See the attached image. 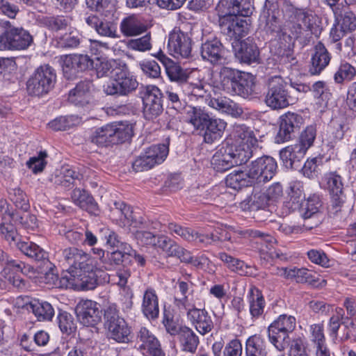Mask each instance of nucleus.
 Wrapping results in <instances>:
<instances>
[{
	"mask_svg": "<svg viewBox=\"0 0 356 356\" xmlns=\"http://www.w3.org/2000/svg\"><path fill=\"white\" fill-rule=\"evenodd\" d=\"M277 165L274 158L263 156L252 161L248 171L254 185L272 179L277 172Z\"/></svg>",
	"mask_w": 356,
	"mask_h": 356,
	"instance_id": "obj_10",
	"label": "nucleus"
},
{
	"mask_svg": "<svg viewBox=\"0 0 356 356\" xmlns=\"http://www.w3.org/2000/svg\"><path fill=\"white\" fill-rule=\"evenodd\" d=\"M216 10L218 17H248L252 13L253 6L249 0H220Z\"/></svg>",
	"mask_w": 356,
	"mask_h": 356,
	"instance_id": "obj_20",
	"label": "nucleus"
},
{
	"mask_svg": "<svg viewBox=\"0 0 356 356\" xmlns=\"http://www.w3.org/2000/svg\"><path fill=\"white\" fill-rule=\"evenodd\" d=\"M289 355L309 356L307 342L300 337L293 339L290 343Z\"/></svg>",
	"mask_w": 356,
	"mask_h": 356,
	"instance_id": "obj_63",
	"label": "nucleus"
},
{
	"mask_svg": "<svg viewBox=\"0 0 356 356\" xmlns=\"http://www.w3.org/2000/svg\"><path fill=\"white\" fill-rule=\"evenodd\" d=\"M245 350L247 356L267 355L264 339L258 334H254L248 339Z\"/></svg>",
	"mask_w": 356,
	"mask_h": 356,
	"instance_id": "obj_47",
	"label": "nucleus"
},
{
	"mask_svg": "<svg viewBox=\"0 0 356 356\" xmlns=\"http://www.w3.org/2000/svg\"><path fill=\"white\" fill-rule=\"evenodd\" d=\"M226 127L227 123L223 120L210 118L204 129L202 130L204 131V142L211 144L219 140L222 138Z\"/></svg>",
	"mask_w": 356,
	"mask_h": 356,
	"instance_id": "obj_34",
	"label": "nucleus"
},
{
	"mask_svg": "<svg viewBox=\"0 0 356 356\" xmlns=\"http://www.w3.org/2000/svg\"><path fill=\"white\" fill-rule=\"evenodd\" d=\"M136 341L140 348L146 350L149 356H165L157 338L146 327H141L136 333Z\"/></svg>",
	"mask_w": 356,
	"mask_h": 356,
	"instance_id": "obj_28",
	"label": "nucleus"
},
{
	"mask_svg": "<svg viewBox=\"0 0 356 356\" xmlns=\"http://www.w3.org/2000/svg\"><path fill=\"white\" fill-rule=\"evenodd\" d=\"M317 134L316 125L307 126L300 134L297 143L306 152L314 145Z\"/></svg>",
	"mask_w": 356,
	"mask_h": 356,
	"instance_id": "obj_52",
	"label": "nucleus"
},
{
	"mask_svg": "<svg viewBox=\"0 0 356 356\" xmlns=\"http://www.w3.org/2000/svg\"><path fill=\"white\" fill-rule=\"evenodd\" d=\"M12 221L19 223L29 231H34L38 227L36 216L28 213V211H23L22 214L16 212V215Z\"/></svg>",
	"mask_w": 356,
	"mask_h": 356,
	"instance_id": "obj_57",
	"label": "nucleus"
},
{
	"mask_svg": "<svg viewBox=\"0 0 356 356\" xmlns=\"http://www.w3.org/2000/svg\"><path fill=\"white\" fill-rule=\"evenodd\" d=\"M99 78L110 76L111 80L104 86L107 95L128 97L138 86L136 77L131 73L126 63L117 60H102L96 64Z\"/></svg>",
	"mask_w": 356,
	"mask_h": 356,
	"instance_id": "obj_1",
	"label": "nucleus"
},
{
	"mask_svg": "<svg viewBox=\"0 0 356 356\" xmlns=\"http://www.w3.org/2000/svg\"><path fill=\"white\" fill-rule=\"evenodd\" d=\"M178 339L181 350L191 353H195L200 343L199 337L191 328L187 326L181 327Z\"/></svg>",
	"mask_w": 356,
	"mask_h": 356,
	"instance_id": "obj_38",
	"label": "nucleus"
},
{
	"mask_svg": "<svg viewBox=\"0 0 356 356\" xmlns=\"http://www.w3.org/2000/svg\"><path fill=\"white\" fill-rule=\"evenodd\" d=\"M208 105L221 113L230 115L234 118L241 117L243 113V108L237 103L227 97H210L208 100Z\"/></svg>",
	"mask_w": 356,
	"mask_h": 356,
	"instance_id": "obj_32",
	"label": "nucleus"
},
{
	"mask_svg": "<svg viewBox=\"0 0 356 356\" xmlns=\"http://www.w3.org/2000/svg\"><path fill=\"white\" fill-rule=\"evenodd\" d=\"M74 204L91 215L98 216L99 209L94 198L85 190L75 188L72 194Z\"/></svg>",
	"mask_w": 356,
	"mask_h": 356,
	"instance_id": "obj_35",
	"label": "nucleus"
},
{
	"mask_svg": "<svg viewBox=\"0 0 356 356\" xmlns=\"http://www.w3.org/2000/svg\"><path fill=\"white\" fill-rule=\"evenodd\" d=\"M165 72L172 81H176L182 85L188 81V75L186 72L177 63L172 61L165 67Z\"/></svg>",
	"mask_w": 356,
	"mask_h": 356,
	"instance_id": "obj_53",
	"label": "nucleus"
},
{
	"mask_svg": "<svg viewBox=\"0 0 356 356\" xmlns=\"http://www.w3.org/2000/svg\"><path fill=\"white\" fill-rule=\"evenodd\" d=\"M314 97L322 101H327L330 99L332 93L327 84L323 81L315 82L311 87Z\"/></svg>",
	"mask_w": 356,
	"mask_h": 356,
	"instance_id": "obj_64",
	"label": "nucleus"
},
{
	"mask_svg": "<svg viewBox=\"0 0 356 356\" xmlns=\"http://www.w3.org/2000/svg\"><path fill=\"white\" fill-rule=\"evenodd\" d=\"M283 275L286 278H295L298 283H308L316 286L317 282L312 271L307 268H282Z\"/></svg>",
	"mask_w": 356,
	"mask_h": 356,
	"instance_id": "obj_46",
	"label": "nucleus"
},
{
	"mask_svg": "<svg viewBox=\"0 0 356 356\" xmlns=\"http://www.w3.org/2000/svg\"><path fill=\"white\" fill-rule=\"evenodd\" d=\"M232 143L237 146V148H248L251 152V147L254 146L257 139L254 131L245 124H234L230 134Z\"/></svg>",
	"mask_w": 356,
	"mask_h": 356,
	"instance_id": "obj_27",
	"label": "nucleus"
},
{
	"mask_svg": "<svg viewBox=\"0 0 356 356\" xmlns=\"http://www.w3.org/2000/svg\"><path fill=\"white\" fill-rule=\"evenodd\" d=\"M304 123L302 116L293 112H286L279 119V130L275 136L277 143H282L291 140L299 132Z\"/></svg>",
	"mask_w": 356,
	"mask_h": 356,
	"instance_id": "obj_13",
	"label": "nucleus"
},
{
	"mask_svg": "<svg viewBox=\"0 0 356 356\" xmlns=\"http://www.w3.org/2000/svg\"><path fill=\"white\" fill-rule=\"evenodd\" d=\"M236 58L243 63H259V50L257 44L249 38L241 40L234 47Z\"/></svg>",
	"mask_w": 356,
	"mask_h": 356,
	"instance_id": "obj_25",
	"label": "nucleus"
},
{
	"mask_svg": "<svg viewBox=\"0 0 356 356\" xmlns=\"http://www.w3.org/2000/svg\"><path fill=\"white\" fill-rule=\"evenodd\" d=\"M296 320L293 316L281 314L268 327L269 341L279 351H283L289 346V333L296 328Z\"/></svg>",
	"mask_w": 356,
	"mask_h": 356,
	"instance_id": "obj_7",
	"label": "nucleus"
},
{
	"mask_svg": "<svg viewBox=\"0 0 356 356\" xmlns=\"http://www.w3.org/2000/svg\"><path fill=\"white\" fill-rule=\"evenodd\" d=\"M306 152L296 143L286 146L280 151V158L287 169L300 170Z\"/></svg>",
	"mask_w": 356,
	"mask_h": 356,
	"instance_id": "obj_26",
	"label": "nucleus"
},
{
	"mask_svg": "<svg viewBox=\"0 0 356 356\" xmlns=\"http://www.w3.org/2000/svg\"><path fill=\"white\" fill-rule=\"evenodd\" d=\"M245 204L250 211L265 209L272 204L265 192L253 193Z\"/></svg>",
	"mask_w": 356,
	"mask_h": 356,
	"instance_id": "obj_54",
	"label": "nucleus"
},
{
	"mask_svg": "<svg viewBox=\"0 0 356 356\" xmlns=\"http://www.w3.org/2000/svg\"><path fill=\"white\" fill-rule=\"evenodd\" d=\"M79 322L87 327H95L102 319L99 305L91 300H81L75 308Z\"/></svg>",
	"mask_w": 356,
	"mask_h": 356,
	"instance_id": "obj_17",
	"label": "nucleus"
},
{
	"mask_svg": "<svg viewBox=\"0 0 356 356\" xmlns=\"http://www.w3.org/2000/svg\"><path fill=\"white\" fill-rule=\"evenodd\" d=\"M15 245L26 257L35 261H40L48 269L51 267L52 263L48 259L47 252L36 243L29 241H19Z\"/></svg>",
	"mask_w": 356,
	"mask_h": 356,
	"instance_id": "obj_29",
	"label": "nucleus"
},
{
	"mask_svg": "<svg viewBox=\"0 0 356 356\" xmlns=\"http://www.w3.org/2000/svg\"><path fill=\"white\" fill-rule=\"evenodd\" d=\"M325 179L331 197L329 213L335 216L341 211L345 200L343 179L337 172H330L326 174Z\"/></svg>",
	"mask_w": 356,
	"mask_h": 356,
	"instance_id": "obj_15",
	"label": "nucleus"
},
{
	"mask_svg": "<svg viewBox=\"0 0 356 356\" xmlns=\"http://www.w3.org/2000/svg\"><path fill=\"white\" fill-rule=\"evenodd\" d=\"M321 207V202L318 197L315 195L310 197L301 204L300 208V216L305 220L310 218L313 219L317 215Z\"/></svg>",
	"mask_w": 356,
	"mask_h": 356,
	"instance_id": "obj_48",
	"label": "nucleus"
},
{
	"mask_svg": "<svg viewBox=\"0 0 356 356\" xmlns=\"http://www.w3.org/2000/svg\"><path fill=\"white\" fill-rule=\"evenodd\" d=\"M168 154V147L164 144L152 145L140 155L132 164L136 172H143L162 163Z\"/></svg>",
	"mask_w": 356,
	"mask_h": 356,
	"instance_id": "obj_14",
	"label": "nucleus"
},
{
	"mask_svg": "<svg viewBox=\"0 0 356 356\" xmlns=\"http://www.w3.org/2000/svg\"><path fill=\"white\" fill-rule=\"evenodd\" d=\"M343 320H344V310L341 307H337L328 323V330L331 337L337 338Z\"/></svg>",
	"mask_w": 356,
	"mask_h": 356,
	"instance_id": "obj_60",
	"label": "nucleus"
},
{
	"mask_svg": "<svg viewBox=\"0 0 356 356\" xmlns=\"http://www.w3.org/2000/svg\"><path fill=\"white\" fill-rule=\"evenodd\" d=\"M242 72L236 69L222 67L219 73L220 88L228 93L234 87Z\"/></svg>",
	"mask_w": 356,
	"mask_h": 356,
	"instance_id": "obj_42",
	"label": "nucleus"
},
{
	"mask_svg": "<svg viewBox=\"0 0 356 356\" xmlns=\"http://www.w3.org/2000/svg\"><path fill=\"white\" fill-rule=\"evenodd\" d=\"M120 29L124 36L134 37L146 32L147 26L136 16L130 15L121 21Z\"/></svg>",
	"mask_w": 356,
	"mask_h": 356,
	"instance_id": "obj_37",
	"label": "nucleus"
},
{
	"mask_svg": "<svg viewBox=\"0 0 356 356\" xmlns=\"http://www.w3.org/2000/svg\"><path fill=\"white\" fill-rule=\"evenodd\" d=\"M227 186L235 190H239L243 187L251 186L253 182L249 177V172L241 170L229 173L225 179Z\"/></svg>",
	"mask_w": 356,
	"mask_h": 356,
	"instance_id": "obj_43",
	"label": "nucleus"
},
{
	"mask_svg": "<svg viewBox=\"0 0 356 356\" xmlns=\"http://www.w3.org/2000/svg\"><path fill=\"white\" fill-rule=\"evenodd\" d=\"M251 236L257 238L256 243L259 246L257 248L261 259L266 261L275 259L281 261L287 259L286 254L274 248L275 239L272 236L266 234L259 230H252Z\"/></svg>",
	"mask_w": 356,
	"mask_h": 356,
	"instance_id": "obj_19",
	"label": "nucleus"
},
{
	"mask_svg": "<svg viewBox=\"0 0 356 356\" xmlns=\"http://www.w3.org/2000/svg\"><path fill=\"white\" fill-rule=\"evenodd\" d=\"M10 222L11 221L8 220V218L6 221H1L0 223V235L10 243L13 242L16 244L19 241L18 236L15 228Z\"/></svg>",
	"mask_w": 356,
	"mask_h": 356,
	"instance_id": "obj_62",
	"label": "nucleus"
},
{
	"mask_svg": "<svg viewBox=\"0 0 356 356\" xmlns=\"http://www.w3.org/2000/svg\"><path fill=\"white\" fill-rule=\"evenodd\" d=\"M140 94L144 118L147 120L156 119L163 111L161 90L154 85H147L141 88Z\"/></svg>",
	"mask_w": 356,
	"mask_h": 356,
	"instance_id": "obj_9",
	"label": "nucleus"
},
{
	"mask_svg": "<svg viewBox=\"0 0 356 356\" xmlns=\"http://www.w3.org/2000/svg\"><path fill=\"white\" fill-rule=\"evenodd\" d=\"M250 313L252 318L258 319L262 316L266 305L261 292L257 288H251L248 294Z\"/></svg>",
	"mask_w": 356,
	"mask_h": 356,
	"instance_id": "obj_39",
	"label": "nucleus"
},
{
	"mask_svg": "<svg viewBox=\"0 0 356 356\" xmlns=\"http://www.w3.org/2000/svg\"><path fill=\"white\" fill-rule=\"evenodd\" d=\"M56 81L55 70L49 65L38 67L26 82V90L32 96H42L47 94L54 87Z\"/></svg>",
	"mask_w": 356,
	"mask_h": 356,
	"instance_id": "obj_8",
	"label": "nucleus"
},
{
	"mask_svg": "<svg viewBox=\"0 0 356 356\" xmlns=\"http://www.w3.org/2000/svg\"><path fill=\"white\" fill-rule=\"evenodd\" d=\"M266 91L264 102L272 110H280L293 104L298 97H295L289 83L280 75L270 76L266 81Z\"/></svg>",
	"mask_w": 356,
	"mask_h": 356,
	"instance_id": "obj_2",
	"label": "nucleus"
},
{
	"mask_svg": "<svg viewBox=\"0 0 356 356\" xmlns=\"http://www.w3.org/2000/svg\"><path fill=\"white\" fill-rule=\"evenodd\" d=\"M92 86V82L90 80L80 81L74 89L70 91L69 102L78 106L88 104L91 99L90 90Z\"/></svg>",
	"mask_w": 356,
	"mask_h": 356,
	"instance_id": "obj_33",
	"label": "nucleus"
},
{
	"mask_svg": "<svg viewBox=\"0 0 356 356\" xmlns=\"http://www.w3.org/2000/svg\"><path fill=\"white\" fill-rule=\"evenodd\" d=\"M200 53L204 60L208 61L213 65H222L226 60L225 47L217 39L208 40L203 43Z\"/></svg>",
	"mask_w": 356,
	"mask_h": 356,
	"instance_id": "obj_23",
	"label": "nucleus"
},
{
	"mask_svg": "<svg viewBox=\"0 0 356 356\" xmlns=\"http://www.w3.org/2000/svg\"><path fill=\"white\" fill-rule=\"evenodd\" d=\"M331 54L322 42H318L314 47V53L311 58L309 72L312 75H319L329 65Z\"/></svg>",
	"mask_w": 356,
	"mask_h": 356,
	"instance_id": "obj_30",
	"label": "nucleus"
},
{
	"mask_svg": "<svg viewBox=\"0 0 356 356\" xmlns=\"http://www.w3.org/2000/svg\"><path fill=\"white\" fill-rule=\"evenodd\" d=\"M184 309L186 311L188 321L200 334L204 335L212 330L213 322L207 311L204 309L196 308L194 305H191Z\"/></svg>",
	"mask_w": 356,
	"mask_h": 356,
	"instance_id": "obj_22",
	"label": "nucleus"
},
{
	"mask_svg": "<svg viewBox=\"0 0 356 356\" xmlns=\"http://www.w3.org/2000/svg\"><path fill=\"white\" fill-rule=\"evenodd\" d=\"M252 155V152L248 148H237L236 145L227 140L213 154L211 163L216 171L224 172L245 163Z\"/></svg>",
	"mask_w": 356,
	"mask_h": 356,
	"instance_id": "obj_3",
	"label": "nucleus"
},
{
	"mask_svg": "<svg viewBox=\"0 0 356 356\" xmlns=\"http://www.w3.org/2000/svg\"><path fill=\"white\" fill-rule=\"evenodd\" d=\"M63 257L69 265L68 277L76 273L88 272L94 269L93 260L90 255L82 250L76 248H66L63 251Z\"/></svg>",
	"mask_w": 356,
	"mask_h": 356,
	"instance_id": "obj_12",
	"label": "nucleus"
},
{
	"mask_svg": "<svg viewBox=\"0 0 356 356\" xmlns=\"http://www.w3.org/2000/svg\"><path fill=\"white\" fill-rule=\"evenodd\" d=\"M8 198L17 209L28 211L30 208L29 200L26 194L18 187L10 188Z\"/></svg>",
	"mask_w": 356,
	"mask_h": 356,
	"instance_id": "obj_51",
	"label": "nucleus"
},
{
	"mask_svg": "<svg viewBox=\"0 0 356 356\" xmlns=\"http://www.w3.org/2000/svg\"><path fill=\"white\" fill-rule=\"evenodd\" d=\"M63 280H66V287H73L81 290H93L98 285L97 275L94 269L88 272L76 273L71 277L65 275Z\"/></svg>",
	"mask_w": 356,
	"mask_h": 356,
	"instance_id": "obj_24",
	"label": "nucleus"
},
{
	"mask_svg": "<svg viewBox=\"0 0 356 356\" xmlns=\"http://www.w3.org/2000/svg\"><path fill=\"white\" fill-rule=\"evenodd\" d=\"M218 24L222 33L237 42L249 32V24L239 15L218 17Z\"/></svg>",
	"mask_w": 356,
	"mask_h": 356,
	"instance_id": "obj_16",
	"label": "nucleus"
},
{
	"mask_svg": "<svg viewBox=\"0 0 356 356\" xmlns=\"http://www.w3.org/2000/svg\"><path fill=\"white\" fill-rule=\"evenodd\" d=\"M355 76L356 68L350 63L343 61L334 73V80L336 83L342 84L344 82L351 81Z\"/></svg>",
	"mask_w": 356,
	"mask_h": 356,
	"instance_id": "obj_49",
	"label": "nucleus"
},
{
	"mask_svg": "<svg viewBox=\"0 0 356 356\" xmlns=\"http://www.w3.org/2000/svg\"><path fill=\"white\" fill-rule=\"evenodd\" d=\"M323 165V158L316 156L308 158L302 167L300 166V171L309 179H315L321 172V167Z\"/></svg>",
	"mask_w": 356,
	"mask_h": 356,
	"instance_id": "obj_50",
	"label": "nucleus"
},
{
	"mask_svg": "<svg viewBox=\"0 0 356 356\" xmlns=\"http://www.w3.org/2000/svg\"><path fill=\"white\" fill-rule=\"evenodd\" d=\"M44 24L49 30L58 32L65 30L69 26L68 19L63 16L47 17L44 19Z\"/></svg>",
	"mask_w": 356,
	"mask_h": 356,
	"instance_id": "obj_59",
	"label": "nucleus"
},
{
	"mask_svg": "<svg viewBox=\"0 0 356 356\" xmlns=\"http://www.w3.org/2000/svg\"><path fill=\"white\" fill-rule=\"evenodd\" d=\"M193 42L191 34L179 29H174L168 36V48L174 57L189 58L192 57Z\"/></svg>",
	"mask_w": 356,
	"mask_h": 356,
	"instance_id": "obj_11",
	"label": "nucleus"
},
{
	"mask_svg": "<svg viewBox=\"0 0 356 356\" xmlns=\"http://www.w3.org/2000/svg\"><path fill=\"white\" fill-rule=\"evenodd\" d=\"M104 319L107 337L109 339L117 343H129L131 340V327L125 319L120 316L115 304H110L104 308Z\"/></svg>",
	"mask_w": 356,
	"mask_h": 356,
	"instance_id": "obj_5",
	"label": "nucleus"
},
{
	"mask_svg": "<svg viewBox=\"0 0 356 356\" xmlns=\"http://www.w3.org/2000/svg\"><path fill=\"white\" fill-rule=\"evenodd\" d=\"M253 79V76L250 74L243 72L234 87L227 94L238 95L243 98L249 97L252 95L254 90Z\"/></svg>",
	"mask_w": 356,
	"mask_h": 356,
	"instance_id": "obj_40",
	"label": "nucleus"
},
{
	"mask_svg": "<svg viewBox=\"0 0 356 356\" xmlns=\"http://www.w3.org/2000/svg\"><path fill=\"white\" fill-rule=\"evenodd\" d=\"M26 309L31 311L40 321H51L54 316V309L47 302L33 300L26 305Z\"/></svg>",
	"mask_w": 356,
	"mask_h": 356,
	"instance_id": "obj_41",
	"label": "nucleus"
},
{
	"mask_svg": "<svg viewBox=\"0 0 356 356\" xmlns=\"http://www.w3.org/2000/svg\"><path fill=\"white\" fill-rule=\"evenodd\" d=\"M33 42V38L27 30L16 27L9 21L0 22L1 50H24Z\"/></svg>",
	"mask_w": 356,
	"mask_h": 356,
	"instance_id": "obj_6",
	"label": "nucleus"
},
{
	"mask_svg": "<svg viewBox=\"0 0 356 356\" xmlns=\"http://www.w3.org/2000/svg\"><path fill=\"white\" fill-rule=\"evenodd\" d=\"M115 206L117 211L124 216V219L127 221V223L130 226L136 227L138 225L143 223L141 220L138 221L136 219L130 206L123 202H115Z\"/></svg>",
	"mask_w": 356,
	"mask_h": 356,
	"instance_id": "obj_61",
	"label": "nucleus"
},
{
	"mask_svg": "<svg viewBox=\"0 0 356 356\" xmlns=\"http://www.w3.org/2000/svg\"><path fill=\"white\" fill-rule=\"evenodd\" d=\"M291 17L297 23V35H301L302 30L310 31L312 34L319 32L318 17L312 10L295 8L292 10Z\"/></svg>",
	"mask_w": 356,
	"mask_h": 356,
	"instance_id": "obj_21",
	"label": "nucleus"
},
{
	"mask_svg": "<svg viewBox=\"0 0 356 356\" xmlns=\"http://www.w3.org/2000/svg\"><path fill=\"white\" fill-rule=\"evenodd\" d=\"M86 24L93 29L97 34L110 38H119L117 28L113 22L102 19L95 15H90L84 18Z\"/></svg>",
	"mask_w": 356,
	"mask_h": 356,
	"instance_id": "obj_31",
	"label": "nucleus"
},
{
	"mask_svg": "<svg viewBox=\"0 0 356 356\" xmlns=\"http://www.w3.org/2000/svg\"><path fill=\"white\" fill-rule=\"evenodd\" d=\"M141 309L143 314L148 319L154 320L159 317V299L155 290L152 288H147L145 291Z\"/></svg>",
	"mask_w": 356,
	"mask_h": 356,
	"instance_id": "obj_36",
	"label": "nucleus"
},
{
	"mask_svg": "<svg viewBox=\"0 0 356 356\" xmlns=\"http://www.w3.org/2000/svg\"><path fill=\"white\" fill-rule=\"evenodd\" d=\"M211 117L200 107L188 106L186 110L187 121L197 130L204 129Z\"/></svg>",
	"mask_w": 356,
	"mask_h": 356,
	"instance_id": "obj_44",
	"label": "nucleus"
},
{
	"mask_svg": "<svg viewBox=\"0 0 356 356\" xmlns=\"http://www.w3.org/2000/svg\"><path fill=\"white\" fill-rule=\"evenodd\" d=\"M78 122L77 117L70 115L58 117L51 121L48 124L54 131H65L76 125Z\"/></svg>",
	"mask_w": 356,
	"mask_h": 356,
	"instance_id": "obj_56",
	"label": "nucleus"
},
{
	"mask_svg": "<svg viewBox=\"0 0 356 356\" xmlns=\"http://www.w3.org/2000/svg\"><path fill=\"white\" fill-rule=\"evenodd\" d=\"M190 274H187L185 276V280H178L176 283V287L178 288L179 291L181 293L182 297L181 298H175V305L179 309H187L188 307L191 306L187 304L188 302V294L193 291V283L189 280L191 277Z\"/></svg>",
	"mask_w": 356,
	"mask_h": 356,
	"instance_id": "obj_45",
	"label": "nucleus"
},
{
	"mask_svg": "<svg viewBox=\"0 0 356 356\" xmlns=\"http://www.w3.org/2000/svg\"><path fill=\"white\" fill-rule=\"evenodd\" d=\"M134 135L133 126L128 122H115L97 128L90 137L97 145L107 147L129 140Z\"/></svg>",
	"mask_w": 356,
	"mask_h": 356,
	"instance_id": "obj_4",
	"label": "nucleus"
},
{
	"mask_svg": "<svg viewBox=\"0 0 356 356\" xmlns=\"http://www.w3.org/2000/svg\"><path fill=\"white\" fill-rule=\"evenodd\" d=\"M57 319L59 328L63 333L70 335L76 331V322L70 313L67 312H60Z\"/></svg>",
	"mask_w": 356,
	"mask_h": 356,
	"instance_id": "obj_55",
	"label": "nucleus"
},
{
	"mask_svg": "<svg viewBox=\"0 0 356 356\" xmlns=\"http://www.w3.org/2000/svg\"><path fill=\"white\" fill-rule=\"evenodd\" d=\"M151 39V34L149 33L139 38L129 40L127 47L134 51H147L152 49Z\"/></svg>",
	"mask_w": 356,
	"mask_h": 356,
	"instance_id": "obj_58",
	"label": "nucleus"
},
{
	"mask_svg": "<svg viewBox=\"0 0 356 356\" xmlns=\"http://www.w3.org/2000/svg\"><path fill=\"white\" fill-rule=\"evenodd\" d=\"M93 67V60L88 55H66L63 61V72L67 79H75L79 72L88 70Z\"/></svg>",
	"mask_w": 356,
	"mask_h": 356,
	"instance_id": "obj_18",
	"label": "nucleus"
}]
</instances>
